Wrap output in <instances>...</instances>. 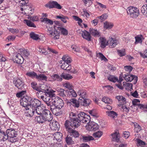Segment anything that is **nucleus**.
<instances>
[{"mask_svg": "<svg viewBox=\"0 0 147 147\" xmlns=\"http://www.w3.org/2000/svg\"><path fill=\"white\" fill-rule=\"evenodd\" d=\"M69 118L68 121L71 123V124L74 125L72 126L75 127L79 126L81 122L85 123L90 121V116L83 112H80L78 114L71 112L69 114Z\"/></svg>", "mask_w": 147, "mask_h": 147, "instance_id": "1", "label": "nucleus"}, {"mask_svg": "<svg viewBox=\"0 0 147 147\" xmlns=\"http://www.w3.org/2000/svg\"><path fill=\"white\" fill-rule=\"evenodd\" d=\"M41 103L38 99L27 96L23 97L20 101V104L23 107L30 106L33 109L40 106Z\"/></svg>", "mask_w": 147, "mask_h": 147, "instance_id": "2", "label": "nucleus"}, {"mask_svg": "<svg viewBox=\"0 0 147 147\" xmlns=\"http://www.w3.org/2000/svg\"><path fill=\"white\" fill-rule=\"evenodd\" d=\"M64 125L66 130L69 133L71 136H72L75 138L79 136L80 135L79 133L71 128H73L75 129L77 127H75L74 126H72L73 125L71 124V123L68 120L65 121Z\"/></svg>", "mask_w": 147, "mask_h": 147, "instance_id": "3", "label": "nucleus"}, {"mask_svg": "<svg viewBox=\"0 0 147 147\" xmlns=\"http://www.w3.org/2000/svg\"><path fill=\"white\" fill-rule=\"evenodd\" d=\"M6 134L7 136H5V138L8 139L10 142L13 143L18 141V138L16 137L17 133L13 129H7L6 130Z\"/></svg>", "mask_w": 147, "mask_h": 147, "instance_id": "4", "label": "nucleus"}, {"mask_svg": "<svg viewBox=\"0 0 147 147\" xmlns=\"http://www.w3.org/2000/svg\"><path fill=\"white\" fill-rule=\"evenodd\" d=\"M127 12L131 17L133 18H136L140 14L139 9L133 6L129 7L127 10Z\"/></svg>", "mask_w": 147, "mask_h": 147, "instance_id": "5", "label": "nucleus"}, {"mask_svg": "<svg viewBox=\"0 0 147 147\" xmlns=\"http://www.w3.org/2000/svg\"><path fill=\"white\" fill-rule=\"evenodd\" d=\"M13 83L14 85L19 89L22 90L26 86L24 81L21 77L14 79Z\"/></svg>", "mask_w": 147, "mask_h": 147, "instance_id": "6", "label": "nucleus"}, {"mask_svg": "<svg viewBox=\"0 0 147 147\" xmlns=\"http://www.w3.org/2000/svg\"><path fill=\"white\" fill-rule=\"evenodd\" d=\"M45 7L49 9L55 8L61 9L62 7L56 1H50L45 5Z\"/></svg>", "mask_w": 147, "mask_h": 147, "instance_id": "7", "label": "nucleus"}, {"mask_svg": "<svg viewBox=\"0 0 147 147\" xmlns=\"http://www.w3.org/2000/svg\"><path fill=\"white\" fill-rule=\"evenodd\" d=\"M123 77L127 82H131L132 80L134 81V84H136L138 81V77L135 75H129L128 73L123 75Z\"/></svg>", "mask_w": 147, "mask_h": 147, "instance_id": "8", "label": "nucleus"}, {"mask_svg": "<svg viewBox=\"0 0 147 147\" xmlns=\"http://www.w3.org/2000/svg\"><path fill=\"white\" fill-rule=\"evenodd\" d=\"M26 107L25 109L26 110L25 113L27 117H32L34 115H35V109L32 108L30 107V109L28 108L29 106L24 107Z\"/></svg>", "mask_w": 147, "mask_h": 147, "instance_id": "9", "label": "nucleus"}, {"mask_svg": "<svg viewBox=\"0 0 147 147\" xmlns=\"http://www.w3.org/2000/svg\"><path fill=\"white\" fill-rule=\"evenodd\" d=\"M15 57V59H13L14 63L18 64H22L23 63L24 59L20 53H18Z\"/></svg>", "mask_w": 147, "mask_h": 147, "instance_id": "10", "label": "nucleus"}, {"mask_svg": "<svg viewBox=\"0 0 147 147\" xmlns=\"http://www.w3.org/2000/svg\"><path fill=\"white\" fill-rule=\"evenodd\" d=\"M35 118L36 119L37 122L40 123L42 124L46 121L50 122L51 121L42 115H40L39 116H36Z\"/></svg>", "mask_w": 147, "mask_h": 147, "instance_id": "11", "label": "nucleus"}, {"mask_svg": "<svg viewBox=\"0 0 147 147\" xmlns=\"http://www.w3.org/2000/svg\"><path fill=\"white\" fill-rule=\"evenodd\" d=\"M91 101L89 99L86 98L79 99V103L80 105L85 107L88 106L91 103Z\"/></svg>", "mask_w": 147, "mask_h": 147, "instance_id": "12", "label": "nucleus"}, {"mask_svg": "<svg viewBox=\"0 0 147 147\" xmlns=\"http://www.w3.org/2000/svg\"><path fill=\"white\" fill-rule=\"evenodd\" d=\"M55 104L56 107H58L59 108L61 109L64 106V103L63 100L58 98H55Z\"/></svg>", "mask_w": 147, "mask_h": 147, "instance_id": "13", "label": "nucleus"}, {"mask_svg": "<svg viewBox=\"0 0 147 147\" xmlns=\"http://www.w3.org/2000/svg\"><path fill=\"white\" fill-rule=\"evenodd\" d=\"M42 112H43L42 114V115L46 117L48 119H50V120L52 121V120L53 119V116L49 110L45 109L44 108Z\"/></svg>", "mask_w": 147, "mask_h": 147, "instance_id": "14", "label": "nucleus"}, {"mask_svg": "<svg viewBox=\"0 0 147 147\" xmlns=\"http://www.w3.org/2000/svg\"><path fill=\"white\" fill-rule=\"evenodd\" d=\"M49 125L51 129L53 130H57L59 128V125L58 123L54 120L50 123Z\"/></svg>", "mask_w": 147, "mask_h": 147, "instance_id": "15", "label": "nucleus"}, {"mask_svg": "<svg viewBox=\"0 0 147 147\" xmlns=\"http://www.w3.org/2000/svg\"><path fill=\"white\" fill-rule=\"evenodd\" d=\"M94 139L91 136H86L85 135H82L80 137V140L83 141L84 142H87L93 140Z\"/></svg>", "mask_w": 147, "mask_h": 147, "instance_id": "16", "label": "nucleus"}, {"mask_svg": "<svg viewBox=\"0 0 147 147\" xmlns=\"http://www.w3.org/2000/svg\"><path fill=\"white\" fill-rule=\"evenodd\" d=\"M52 109H51V110L52 113L55 115L57 116H59L61 114V109L57 107H54L53 106L52 107Z\"/></svg>", "mask_w": 147, "mask_h": 147, "instance_id": "17", "label": "nucleus"}, {"mask_svg": "<svg viewBox=\"0 0 147 147\" xmlns=\"http://www.w3.org/2000/svg\"><path fill=\"white\" fill-rule=\"evenodd\" d=\"M112 136V140L117 142L119 141L120 134L119 133L116 131L111 134Z\"/></svg>", "mask_w": 147, "mask_h": 147, "instance_id": "18", "label": "nucleus"}, {"mask_svg": "<svg viewBox=\"0 0 147 147\" xmlns=\"http://www.w3.org/2000/svg\"><path fill=\"white\" fill-rule=\"evenodd\" d=\"M90 130L96 131L98 129V126L97 124L94 122L90 123V122L87 123Z\"/></svg>", "mask_w": 147, "mask_h": 147, "instance_id": "19", "label": "nucleus"}, {"mask_svg": "<svg viewBox=\"0 0 147 147\" xmlns=\"http://www.w3.org/2000/svg\"><path fill=\"white\" fill-rule=\"evenodd\" d=\"M89 31L90 32V35L94 36L99 37L100 36V34L99 31L97 29L90 28Z\"/></svg>", "mask_w": 147, "mask_h": 147, "instance_id": "20", "label": "nucleus"}, {"mask_svg": "<svg viewBox=\"0 0 147 147\" xmlns=\"http://www.w3.org/2000/svg\"><path fill=\"white\" fill-rule=\"evenodd\" d=\"M36 79L38 81H47V77L43 74H37Z\"/></svg>", "mask_w": 147, "mask_h": 147, "instance_id": "21", "label": "nucleus"}, {"mask_svg": "<svg viewBox=\"0 0 147 147\" xmlns=\"http://www.w3.org/2000/svg\"><path fill=\"white\" fill-rule=\"evenodd\" d=\"M20 51L21 52V55L24 58H28L30 55V53L29 51L27 50L24 49H20Z\"/></svg>", "mask_w": 147, "mask_h": 147, "instance_id": "22", "label": "nucleus"}, {"mask_svg": "<svg viewBox=\"0 0 147 147\" xmlns=\"http://www.w3.org/2000/svg\"><path fill=\"white\" fill-rule=\"evenodd\" d=\"M100 47L101 48H104L108 45L107 41L105 37H100Z\"/></svg>", "mask_w": 147, "mask_h": 147, "instance_id": "23", "label": "nucleus"}, {"mask_svg": "<svg viewBox=\"0 0 147 147\" xmlns=\"http://www.w3.org/2000/svg\"><path fill=\"white\" fill-rule=\"evenodd\" d=\"M108 45L112 46L113 47H115L117 44V41L114 38L111 37L107 41Z\"/></svg>", "mask_w": 147, "mask_h": 147, "instance_id": "24", "label": "nucleus"}, {"mask_svg": "<svg viewBox=\"0 0 147 147\" xmlns=\"http://www.w3.org/2000/svg\"><path fill=\"white\" fill-rule=\"evenodd\" d=\"M107 115L109 117L114 119L116 118L118 116L117 113L113 111H108L106 112Z\"/></svg>", "mask_w": 147, "mask_h": 147, "instance_id": "25", "label": "nucleus"}, {"mask_svg": "<svg viewBox=\"0 0 147 147\" xmlns=\"http://www.w3.org/2000/svg\"><path fill=\"white\" fill-rule=\"evenodd\" d=\"M113 26V24L111 22L106 21L104 23V28L106 29H110Z\"/></svg>", "mask_w": 147, "mask_h": 147, "instance_id": "26", "label": "nucleus"}, {"mask_svg": "<svg viewBox=\"0 0 147 147\" xmlns=\"http://www.w3.org/2000/svg\"><path fill=\"white\" fill-rule=\"evenodd\" d=\"M116 98L118 100L119 102L120 103V105H123L126 103L125 98L122 96H116Z\"/></svg>", "mask_w": 147, "mask_h": 147, "instance_id": "27", "label": "nucleus"}, {"mask_svg": "<svg viewBox=\"0 0 147 147\" xmlns=\"http://www.w3.org/2000/svg\"><path fill=\"white\" fill-rule=\"evenodd\" d=\"M56 26H54L53 28L55 29L54 32H53L52 30L48 31L47 32V34L48 35H52L54 37H56V36H57L59 34V32L56 30Z\"/></svg>", "mask_w": 147, "mask_h": 147, "instance_id": "28", "label": "nucleus"}, {"mask_svg": "<svg viewBox=\"0 0 147 147\" xmlns=\"http://www.w3.org/2000/svg\"><path fill=\"white\" fill-rule=\"evenodd\" d=\"M70 101L72 103L73 105L76 107L78 108L80 105L79 103V99L78 100L74 98H71L70 99Z\"/></svg>", "mask_w": 147, "mask_h": 147, "instance_id": "29", "label": "nucleus"}, {"mask_svg": "<svg viewBox=\"0 0 147 147\" xmlns=\"http://www.w3.org/2000/svg\"><path fill=\"white\" fill-rule=\"evenodd\" d=\"M65 92L67 93V96H68L75 97L77 96V94L74 90L71 89L65 91Z\"/></svg>", "mask_w": 147, "mask_h": 147, "instance_id": "30", "label": "nucleus"}, {"mask_svg": "<svg viewBox=\"0 0 147 147\" xmlns=\"http://www.w3.org/2000/svg\"><path fill=\"white\" fill-rule=\"evenodd\" d=\"M45 94L50 97L51 98L55 96V94L54 93V91L53 90L49 91V90L47 89L46 90H45Z\"/></svg>", "mask_w": 147, "mask_h": 147, "instance_id": "31", "label": "nucleus"}, {"mask_svg": "<svg viewBox=\"0 0 147 147\" xmlns=\"http://www.w3.org/2000/svg\"><path fill=\"white\" fill-rule=\"evenodd\" d=\"M32 87L34 90L38 91L39 93L42 92L40 90V88L37 86V84L35 82H32L31 83Z\"/></svg>", "mask_w": 147, "mask_h": 147, "instance_id": "32", "label": "nucleus"}, {"mask_svg": "<svg viewBox=\"0 0 147 147\" xmlns=\"http://www.w3.org/2000/svg\"><path fill=\"white\" fill-rule=\"evenodd\" d=\"M62 134L61 132H58L55 133L54 138L57 141L60 142L62 140Z\"/></svg>", "mask_w": 147, "mask_h": 147, "instance_id": "33", "label": "nucleus"}, {"mask_svg": "<svg viewBox=\"0 0 147 147\" xmlns=\"http://www.w3.org/2000/svg\"><path fill=\"white\" fill-rule=\"evenodd\" d=\"M41 98L44 102H45L46 104L53 99L52 98H51L48 95H46L45 94L44 96H41Z\"/></svg>", "mask_w": 147, "mask_h": 147, "instance_id": "34", "label": "nucleus"}, {"mask_svg": "<svg viewBox=\"0 0 147 147\" xmlns=\"http://www.w3.org/2000/svg\"><path fill=\"white\" fill-rule=\"evenodd\" d=\"M78 94L80 96L79 99H81L82 98H86V93L85 91L83 90H79L78 92Z\"/></svg>", "mask_w": 147, "mask_h": 147, "instance_id": "35", "label": "nucleus"}, {"mask_svg": "<svg viewBox=\"0 0 147 147\" xmlns=\"http://www.w3.org/2000/svg\"><path fill=\"white\" fill-rule=\"evenodd\" d=\"M44 109V108H42L40 106H39L38 107H37V108H36V109H34V110H35V115H42Z\"/></svg>", "mask_w": 147, "mask_h": 147, "instance_id": "36", "label": "nucleus"}, {"mask_svg": "<svg viewBox=\"0 0 147 147\" xmlns=\"http://www.w3.org/2000/svg\"><path fill=\"white\" fill-rule=\"evenodd\" d=\"M57 30H59L61 34L64 36H66L68 34V31L65 28L59 26L57 27Z\"/></svg>", "mask_w": 147, "mask_h": 147, "instance_id": "37", "label": "nucleus"}, {"mask_svg": "<svg viewBox=\"0 0 147 147\" xmlns=\"http://www.w3.org/2000/svg\"><path fill=\"white\" fill-rule=\"evenodd\" d=\"M66 91L63 89L61 88H59L57 90L58 95L62 97L66 96V94L67 93L65 92Z\"/></svg>", "mask_w": 147, "mask_h": 147, "instance_id": "38", "label": "nucleus"}, {"mask_svg": "<svg viewBox=\"0 0 147 147\" xmlns=\"http://www.w3.org/2000/svg\"><path fill=\"white\" fill-rule=\"evenodd\" d=\"M65 141L66 143L68 145H72L74 144V142L72 140V138L67 136L65 138Z\"/></svg>", "mask_w": 147, "mask_h": 147, "instance_id": "39", "label": "nucleus"}, {"mask_svg": "<svg viewBox=\"0 0 147 147\" xmlns=\"http://www.w3.org/2000/svg\"><path fill=\"white\" fill-rule=\"evenodd\" d=\"M141 10L142 13L147 17V5H144L141 8Z\"/></svg>", "mask_w": 147, "mask_h": 147, "instance_id": "40", "label": "nucleus"}, {"mask_svg": "<svg viewBox=\"0 0 147 147\" xmlns=\"http://www.w3.org/2000/svg\"><path fill=\"white\" fill-rule=\"evenodd\" d=\"M37 74L34 71L28 72L26 74V75L32 78H36Z\"/></svg>", "mask_w": 147, "mask_h": 147, "instance_id": "41", "label": "nucleus"}, {"mask_svg": "<svg viewBox=\"0 0 147 147\" xmlns=\"http://www.w3.org/2000/svg\"><path fill=\"white\" fill-rule=\"evenodd\" d=\"M7 136L3 130L0 131V141H5L7 140L5 138V136Z\"/></svg>", "mask_w": 147, "mask_h": 147, "instance_id": "42", "label": "nucleus"}, {"mask_svg": "<svg viewBox=\"0 0 147 147\" xmlns=\"http://www.w3.org/2000/svg\"><path fill=\"white\" fill-rule=\"evenodd\" d=\"M61 76L64 79L67 80L71 79L73 78L72 76L69 74H67L63 73L61 75Z\"/></svg>", "mask_w": 147, "mask_h": 147, "instance_id": "43", "label": "nucleus"}, {"mask_svg": "<svg viewBox=\"0 0 147 147\" xmlns=\"http://www.w3.org/2000/svg\"><path fill=\"white\" fill-rule=\"evenodd\" d=\"M56 18L57 19H60L63 23H66L67 21L66 20L67 19H68V18L65 16H64L63 15H61V16H56Z\"/></svg>", "mask_w": 147, "mask_h": 147, "instance_id": "44", "label": "nucleus"}, {"mask_svg": "<svg viewBox=\"0 0 147 147\" xmlns=\"http://www.w3.org/2000/svg\"><path fill=\"white\" fill-rule=\"evenodd\" d=\"M62 59L63 63H71V59L66 55L63 56Z\"/></svg>", "mask_w": 147, "mask_h": 147, "instance_id": "45", "label": "nucleus"}, {"mask_svg": "<svg viewBox=\"0 0 147 147\" xmlns=\"http://www.w3.org/2000/svg\"><path fill=\"white\" fill-rule=\"evenodd\" d=\"M62 77L60 76L57 74H54L51 76V78L54 80H57L59 81H61L62 80Z\"/></svg>", "mask_w": 147, "mask_h": 147, "instance_id": "46", "label": "nucleus"}, {"mask_svg": "<svg viewBox=\"0 0 147 147\" xmlns=\"http://www.w3.org/2000/svg\"><path fill=\"white\" fill-rule=\"evenodd\" d=\"M138 107L144 112H147V105L139 104Z\"/></svg>", "mask_w": 147, "mask_h": 147, "instance_id": "47", "label": "nucleus"}, {"mask_svg": "<svg viewBox=\"0 0 147 147\" xmlns=\"http://www.w3.org/2000/svg\"><path fill=\"white\" fill-rule=\"evenodd\" d=\"M102 100L107 104H110L112 102V100L110 98L106 97H104Z\"/></svg>", "mask_w": 147, "mask_h": 147, "instance_id": "48", "label": "nucleus"}, {"mask_svg": "<svg viewBox=\"0 0 147 147\" xmlns=\"http://www.w3.org/2000/svg\"><path fill=\"white\" fill-rule=\"evenodd\" d=\"M41 22H45L47 24H49L50 25H52L53 24V22L52 20L47 18H41Z\"/></svg>", "mask_w": 147, "mask_h": 147, "instance_id": "49", "label": "nucleus"}, {"mask_svg": "<svg viewBox=\"0 0 147 147\" xmlns=\"http://www.w3.org/2000/svg\"><path fill=\"white\" fill-rule=\"evenodd\" d=\"M24 21L26 22L27 25L29 27H31L36 28V26L34 24L30 21L27 20H25Z\"/></svg>", "mask_w": 147, "mask_h": 147, "instance_id": "50", "label": "nucleus"}, {"mask_svg": "<svg viewBox=\"0 0 147 147\" xmlns=\"http://www.w3.org/2000/svg\"><path fill=\"white\" fill-rule=\"evenodd\" d=\"M55 99H53L50 101L49 102L47 103V106L50 107V109H52V107L54 106V107H56L55 104Z\"/></svg>", "mask_w": 147, "mask_h": 147, "instance_id": "51", "label": "nucleus"}, {"mask_svg": "<svg viewBox=\"0 0 147 147\" xmlns=\"http://www.w3.org/2000/svg\"><path fill=\"white\" fill-rule=\"evenodd\" d=\"M39 52L44 55H46L48 54V52L47 51L46 49L43 47H39Z\"/></svg>", "mask_w": 147, "mask_h": 147, "instance_id": "52", "label": "nucleus"}, {"mask_svg": "<svg viewBox=\"0 0 147 147\" xmlns=\"http://www.w3.org/2000/svg\"><path fill=\"white\" fill-rule=\"evenodd\" d=\"M108 79L110 81L113 82H115L118 81V79L117 77H115L113 76H110L108 78Z\"/></svg>", "mask_w": 147, "mask_h": 147, "instance_id": "53", "label": "nucleus"}, {"mask_svg": "<svg viewBox=\"0 0 147 147\" xmlns=\"http://www.w3.org/2000/svg\"><path fill=\"white\" fill-rule=\"evenodd\" d=\"M118 54L120 57H122L125 55V51L124 49L118 50H117Z\"/></svg>", "mask_w": 147, "mask_h": 147, "instance_id": "54", "label": "nucleus"}, {"mask_svg": "<svg viewBox=\"0 0 147 147\" xmlns=\"http://www.w3.org/2000/svg\"><path fill=\"white\" fill-rule=\"evenodd\" d=\"M28 19L32 21H38L39 20V18L37 16H30L28 17Z\"/></svg>", "mask_w": 147, "mask_h": 147, "instance_id": "55", "label": "nucleus"}, {"mask_svg": "<svg viewBox=\"0 0 147 147\" xmlns=\"http://www.w3.org/2000/svg\"><path fill=\"white\" fill-rule=\"evenodd\" d=\"M102 132L101 131H98L93 134V135L95 138H100L102 135Z\"/></svg>", "mask_w": 147, "mask_h": 147, "instance_id": "56", "label": "nucleus"}, {"mask_svg": "<svg viewBox=\"0 0 147 147\" xmlns=\"http://www.w3.org/2000/svg\"><path fill=\"white\" fill-rule=\"evenodd\" d=\"M26 93V91L25 90H22L20 92L17 93L16 94V96L17 97L20 98L22 96Z\"/></svg>", "mask_w": 147, "mask_h": 147, "instance_id": "57", "label": "nucleus"}, {"mask_svg": "<svg viewBox=\"0 0 147 147\" xmlns=\"http://www.w3.org/2000/svg\"><path fill=\"white\" fill-rule=\"evenodd\" d=\"M73 17L75 20L78 22V23L79 25H80V24L82 22V20L77 16H73Z\"/></svg>", "mask_w": 147, "mask_h": 147, "instance_id": "58", "label": "nucleus"}, {"mask_svg": "<svg viewBox=\"0 0 147 147\" xmlns=\"http://www.w3.org/2000/svg\"><path fill=\"white\" fill-rule=\"evenodd\" d=\"M124 69L130 73L133 69V68L131 66L129 65H127L124 67Z\"/></svg>", "mask_w": 147, "mask_h": 147, "instance_id": "59", "label": "nucleus"}, {"mask_svg": "<svg viewBox=\"0 0 147 147\" xmlns=\"http://www.w3.org/2000/svg\"><path fill=\"white\" fill-rule=\"evenodd\" d=\"M61 63L62 64L61 66V68L62 69L65 70L66 67L68 66L69 65V64L70 63H67V62L63 63L62 62H61Z\"/></svg>", "mask_w": 147, "mask_h": 147, "instance_id": "60", "label": "nucleus"}, {"mask_svg": "<svg viewBox=\"0 0 147 147\" xmlns=\"http://www.w3.org/2000/svg\"><path fill=\"white\" fill-rule=\"evenodd\" d=\"M140 102V101L138 99H134L132 101V103L133 105L134 106H137V105L138 107V105L139 103L138 104V103H139Z\"/></svg>", "mask_w": 147, "mask_h": 147, "instance_id": "61", "label": "nucleus"}, {"mask_svg": "<svg viewBox=\"0 0 147 147\" xmlns=\"http://www.w3.org/2000/svg\"><path fill=\"white\" fill-rule=\"evenodd\" d=\"M30 37H41V36L40 34H36L34 32H32L30 33Z\"/></svg>", "mask_w": 147, "mask_h": 147, "instance_id": "62", "label": "nucleus"}, {"mask_svg": "<svg viewBox=\"0 0 147 147\" xmlns=\"http://www.w3.org/2000/svg\"><path fill=\"white\" fill-rule=\"evenodd\" d=\"M107 15L106 13H104L100 16L98 17V18L101 20H104L107 18Z\"/></svg>", "mask_w": 147, "mask_h": 147, "instance_id": "63", "label": "nucleus"}, {"mask_svg": "<svg viewBox=\"0 0 147 147\" xmlns=\"http://www.w3.org/2000/svg\"><path fill=\"white\" fill-rule=\"evenodd\" d=\"M64 86L69 90L72 89V86L69 83L67 82L65 83L64 84Z\"/></svg>", "mask_w": 147, "mask_h": 147, "instance_id": "64", "label": "nucleus"}]
</instances>
